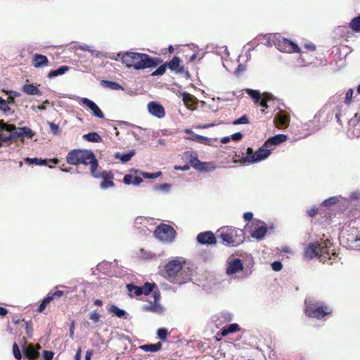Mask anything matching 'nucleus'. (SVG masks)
Wrapping results in <instances>:
<instances>
[{
  "label": "nucleus",
  "mask_w": 360,
  "mask_h": 360,
  "mask_svg": "<svg viewBox=\"0 0 360 360\" xmlns=\"http://www.w3.org/2000/svg\"><path fill=\"white\" fill-rule=\"evenodd\" d=\"M350 27L355 32H360V15L352 20Z\"/></svg>",
  "instance_id": "nucleus-37"
},
{
  "label": "nucleus",
  "mask_w": 360,
  "mask_h": 360,
  "mask_svg": "<svg viewBox=\"0 0 360 360\" xmlns=\"http://www.w3.org/2000/svg\"><path fill=\"white\" fill-rule=\"evenodd\" d=\"M162 347V344L158 342L155 344L143 345L140 347V349L144 352H155L159 351Z\"/></svg>",
  "instance_id": "nucleus-25"
},
{
  "label": "nucleus",
  "mask_w": 360,
  "mask_h": 360,
  "mask_svg": "<svg viewBox=\"0 0 360 360\" xmlns=\"http://www.w3.org/2000/svg\"><path fill=\"white\" fill-rule=\"evenodd\" d=\"M154 235L160 241L169 243L174 240L176 231L171 226L164 224L156 228Z\"/></svg>",
  "instance_id": "nucleus-9"
},
{
  "label": "nucleus",
  "mask_w": 360,
  "mask_h": 360,
  "mask_svg": "<svg viewBox=\"0 0 360 360\" xmlns=\"http://www.w3.org/2000/svg\"><path fill=\"white\" fill-rule=\"evenodd\" d=\"M239 330H240V327H239L238 324L231 323V324L229 325L227 327L224 328L221 330V333L222 336H226L227 335H229L230 333H235L236 331H238Z\"/></svg>",
  "instance_id": "nucleus-26"
},
{
  "label": "nucleus",
  "mask_w": 360,
  "mask_h": 360,
  "mask_svg": "<svg viewBox=\"0 0 360 360\" xmlns=\"http://www.w3.org/2000/svg\"><path fill=\"white\" fill-rule=\"evenodd\" d=\"M288 139V136L282 134H277L276 136L270 137L266 142V146L269 148H273L275 146H277Z\"/></svg>",
  "instance_id": "nucleus-18"
},
{
  "label": "nucleus",
  "mask_w": 360,
  "mask_h": 360,
  "mask_svg": "<svg viewBox=\"0 0 360 360\" xmlns=\"http://www.w3.org/2000/svg\"><path fill=\"white\" fill-rule=\"evenodd\" d=\"M47 304H48L46 302H45L44 300H43L41 303L38 307V309H37L38 311L39 312H42L46 309Z\"/></svg>",
  "instance_id": "nucleus-64"
},
{
  "label": "nucleus",
  "mask_w": 360,
  "mask_h": 360,
  "mask_svg": "<svg viewBox=\"0 0 360 360\" xmlns=\"http://www.w3.org/2000/svg\"><path fill=\"white\" fill-rule=\"evenodd\" d=\"M123 181H124V183L126 185L132 184V183H133V176L131 175H130V174H127V175H125L124 176Z\"/></svg>",
  "instance_id": "nucleus-58"
},
{
  "label": "nucleus",
  "mask_w": 360,
  "mask_h": 360,
  "mask_svg": "<svg viewBox=\"0 0 360 360\" xmlns=\"http://www.w3.org/2000/svg\"><path fill=\"white\" fill-rule=\"evenodd\" d=\"M81 49L82 50H84V51H89L90 52L93 56H98V52L96 50H94L93 49L92 46H88V45H84V46H81Z\"/></svg>",
  "instance_id": "nucleus-49"
},
{
  "label": "nucleus",
  "mask_w": 360,
  "mask_h": 360,
  "mask_svg": "<svg viewBox=\"0 0 360 360\" xmlns=\"http://www.w3.org/2000/svg\"><path fill=\"white\" fill-rule=\"evenodd\" d=\"M243 269L242 260L240 259H233L227 262L226 274L228 276L233 275L241 271Z\"/></svg>",
  "instance_id": "nucleus-13"
},
{
  "label": "nucleus",
  "mask_w": 360,
  "mask_h": 360,
  "mask_svg": "<svg viewBox=\"0 0 360 360\" xmlns=\"http://www.w3.org/2000/svg\"><path fill=\"white\" fill-rule=\"evenodd\" d=\"M83 138L88 141L98 143L101 141V136L96 132H90L83 136Z\"/></svg>",
  "instance_id": "nucleus-30"
},
{
  "label": "nucleus",
  "mask_w": 360,
  "mask_h": 360,
  "mask_svg": "<svg viewBox=\"0 0 360 360\" xmlns=\"http://www.w3.org/2000/svg\"><path fill=\"white\" fill-rule=\"evenodd\" d=\"M219 238L226 244L233 245L234 243L231 233L222 232L220 233Z\"/></svg>",
  "instance_id": "nucleus-35"
},
{
  "label": "nucleus",
  "mask_w": 360,
  "mask_h": 360,
  "mask_svg": "<svg viewBox=\"0 0 360 360\" xmlns=\"http://www.w3.org/2000/svg\"><path fill=\"white\" fill-rule=\"evenodd\" d=\"M22 91L27 95H41V92L39 88L32 84H25L22 86Z\"/></svg>",
  "instance_id": "nucleus-22"
},
{
  "label": "nucleus",
  "mask_w": 360,
  "mask_h": 360,
  "mask_svg": "<svg viewBox=\"0 0 360 360\" xmlns=\"http://www.w3.org/2000/svg\"><path fill=\"white\" fill-rule=\"evenodd\" d=\"M143 182V179L140 176H134L133 177V183L134 186H139Z\"/></svg>",
  "instance_id": "nucleus-60"
},
{
  "label": "nucleus",
  "mask_w": 360,
  "mask_h": 360,
  "mask_svg": "<svg viewBox=\"0 0 360 360\" xmlns=\"http://www.w3.org/2000/svg\"><path fill=\"white\" fill-rule=\"evenodd\" d=\"M49 125L50 127L51 131L53 134H57L59 132V127L58 124H56L53 122H49Z\"/></svg>",
  "instance_id": "nucleus-55"
},
{
  "label": "nucleus",
  "mask_w": 360,
  "mask_h": 360,
  "mask_svg": "<svg viewBox=\"0 0 360 360\" xmlns=\"http://www.w3.org/2000/svg\"><path fill=\"white\" fill-rule=\"evenodd\" d=\"M34 135V132L29 127H16L15 130L13 131L12 134L8 136H3L0 132V136L4 141H7L11 139H20L24 140L25 137L32 138Z\"/></svg>",
  "instance_id": "nucleus-10"
},
{
  "label": "nucleus",
  "mask_w": 360,
  "mask_h": 360,
  "mask_svg": "<svg viewBox=\"0 0 360 360\" xmlns=\"http://www.w3.org/2000/svg\"><path fill=\"white\" fill-rule=\"evenodd\" d=\"M126 288L127 289L129 296L133 297L139 296L143 294L142 288L135 285L132 283H129L126 285Z\"/></svg>",
  "instance_id": "nucleus-23"
},
{
  "label": "nucleus",
  "mask_w": 360,
  "mask_h": 360,
  "mask_svg": "<svg viewBox=\"0 0 360 360\" xmlns=\"http://www.w3.org/2000/svg\"><path fill=\"white\" fill-rule=\"evenodd\" d=\"M329 245H330V243L328 240L321 244L318 243H310L304 250V257L312 259L315 257L323 256L325 254L329 255Z\"/></svg>",
  "instance_id": "nucleus-8"
},
{
  "label": "nucleus",
  "mask_w": 360,
  "mask_h": 360,
  "mask_svg": "<svg viewBox=\"0 0 360 360\" xmlns=\"http://www.w3.org/2000/svg\"><path fill=\"white\" fill-rule=\"evenodd\" d=\"M101 84L103 86L108 87L110 89L113 90H118V89H123L121 85H120L118 83L108 80H102Z\"/></svg>",
  "instance_id": "nucleus-32"
},
{
  "label": "nucleus",
  "mask_w": 360,
  "mask_h": 360,
  "mask_svg": "<svg viewBox=\"0 0 360 360\" xmlns=\"http://www.w3.org/2000/svg\"><path fill=\"white\" fill-rule=\"evenodd\" d=\"M75 321H72L71 323L70 327V337L71 339H74L75 338Z\"/></svg>",
  "instance_id": "nucleus-63"
},
{
  "label": "nucleus",
  "mask_w": 360,
  "mask_h": 360,
  "mask_svg": "<svg viewBox=\"0 0 360 360\" xmlns=\"http://www.w3.org/2000/svg\"><path fill=\"white\" fill-rule=\"evenodd\" d=\"M110 312L114 314L116 316L120 318L125 315L126 312L124 310L120 309L117 306L112 305L110 307Z\"/></svg>",
  "instance_id": "nucleus-40"
},
{
  "label": "nucleus",
  "mask_w": 360,
  "mask_h": 360,
  "mask_svg": "<svg viewBox=\"0 0 360 360\" xmlns=\"http://www.w3.org/2000/svg\"><path fill=\"white\" fill-rule=\"evenodd\" d=\"M13 356L16 359H18V360L21 359V358H22L21 353H20V349L16 343L13 344Z\"/></svg>",
  "instance_id": "nucleus-47"
},
{
  "label": "nucleus",
  "mask_w": 360,
  "mask_h": 360,
  "mask_svg": "<svg viewBox=\"0 0 360 360\" xmlns=\"http://www.w3.org/2000/svg\"><path fill=\"white\" fill-rule=\"evenodd\" d=\"M0 110L3 111L6 115L12 114L13 112L11 108L8 106V103L6 100L0 97Z\"/></svg>",
  "instance_id": "nucleus-34"
},
{
  "label": "nucleus",
  "mask_w": 360,
  "mask_h": 360,
  "mask_svg": "<svg viewBox=\"0 0 360 360\" xmlns=\"http://www.w3.org/2000/svg\"><path fill=\"white\" fill-rule=\"evenodd\" d=\"M162 174L161 172H155V173H148V172H141V175L146 179H155L159 177Z\"/></svg>",
  "instance_id": "nucleus-45"
},
{
  "label": "nucleus",
  "mask_w": 360,
  "mask_h": 360,
  "mask_svg": "<svg viewBox=\"0 0 360 360\" xmlns=\"http://www.w3.org/2000/svg\"><path fill=\"white\" fill-rule=\"evenodd\" d=\"M274 122L277 127H285L289 123V117L283 113H278L274 117Z\"/></svg>",
  "instance_id": "nucleus-20"
},
{
  "label": "nucleus",
  "mask_w": 360,
  "mask_h": 360,
  "mask_svg": "<svg viewBox=\"0 0 360 360\" xmlns=\"http://www.w3.org/2000/svg\"><path fill=\"white\" fill-rule=\"evenodd\" d=\"M349 246L352 250H360V231L349 241Z\"/></svg>",
  "instance_id": "nucleus-31"
},
{
  "label": "nucleus",
  "mask_w": 360,
  "mask_h": 360,
  "mask_svg": "<svg viewBox=\"0 0 360 360\" xmlns=\"http://www.w3.org/2000/svg\"><path fill=\"white\" fill-rule=\"evenodd\" d=\"M184 158L189 162L191 167L201 172H211L216 169L215 166L211 162H200L197 155L190 151H186L184 153Z\"/></svg>",
  "instance_id": "nucleus-7"
},
{
  "label": "nucleus",
  "mask_w": 360,
  "mask_h": 360,
  "mask_svg": "<svg viewBox=\"0 0 360 360\" xmlns=\"http://www.w3.org/2000/svg\"><path fill=\"white\" fill-rule=\"evenodd\" d=\"M122 62L134 70H143L158 66L161 60L158 58H152L146 53L127 52L122 57Z\"/></svg>",
  "instance_id": "nucleus-1"
},
{
  "label": "nucleus",
  "mask_w": 360,
  "mask_h": 360,
  "mask_svg": "<svg viewBox=\"0 0 360 360\" xmlns=\"http://www.w3.org/2000/svg\"><path fill=\"white\" fill-rule=\"evenodd\" d=\"M68 70L69 67L68 66H60L59 68L56 70L50 71L48 74V77L51 79L58 75H62L65 74Z\"/></svg>",
  "instance_id": "nucleus-28"
},
{
  "label": "nucleus",
  "mask_w": 360,
  "mask_h": 360,
  "mask_svg": "<svg viewBox=\"0 0 360 360\" xmlns=\"http://www.w3.org/2000/svg\"><path fill=\"white\" fill-rule=\"evenodd\" d=\"M79 164L84 165H90V172L93 177L100 179V177L106 176L108 171H103L99 172L97 171L98 167V162L95 157L94 153L90 150H83L82 154L80 157Z\"/></svg>",
  "instance_id": "nucleus-2"
},
{
  "label": "nucleus",
  "mask_w": 360,
  "mask_h": 360,
  "mask_svg": "<svg viewBox=\"0 0 360 360\" xmlns=\"http://www.w3.org/2000/svg\"><path fill=\"white\" fill-rule=\"evenodd\" d=\"M174 169L176 170H180V171H183V172H186V171L189 170L190 166L188 165H186L184 166H175Z\"/></svg>",
  "instance_id": "nucleus-62"
},
{
  "label": "nucleus",
  "mask_w": 360,
  "mask_h": 360,
  "mask_svg": "<svg viewBox=\"0 0 360 360\" xmlns=\"http://www.w3.org/2000/svg\"><path fill=\"white\" fill-rule=\"evenodd\" d=\"M338 202H339L338 197L333 196L331 198H329L325 200L323 202V205H325V206H330L331 205H335V204H336Z\"/></svg>",
  "instance_id": "nucleus-43"
},
{
  "label": "nucleus",
  "mask_w": 360,
  "mask_h": 360,
  "mask_svg": "<svg viewBox=\"0 0 360 360\" xmlns=\"http://www.w3.org/2000/svg\"><path fill=\"white\" fill-rule=\"evenodd\" d=\"M270 99V96L268 95V94H264L263 95V98L261 99L260 101V105L265 108H267L268 105H267V101Z\"/></svg>",
  "instance_id": "nucleus-52"
},
{
  "label": "nucleus",
  "mask_w": 360,
  "mask_h": 360,
  "mask_svg": "<svg viewBox=\"0 0 360 360\" xmlns=\"http://www.w3.org/2000/svg\"><path fill=\"white\" fill-rule=\"evenodd\" d=\"M166 71V65H162L159 66L152 74V76L162 75Z\"/></svg>",
  "instance_id": "nucleus-46"
},
{
  "label": "nucleus",
  "mask_w": 360,
  "mask_h": 360,
  "mask_svg": "<svg viewBox=\"0 0 360 360\" xmlns=\"http://www.w3.org/2000/svg\"><path fill=\"white\" fill-rule=\"evenodd\" d=\"M253 229L250 231L251 236L257 240L262 239L267 232V227L263 221H256L252 224Z\"/></svg>",
  "instance_id": "nucleus-11"
},
{
  "label": "nucleus",
  "mask_w": 360,
  "mask_h": 360,
  "mask_svg": "<svg viewBox=\"0 0 360 360\" xmlns=\"http://www.w3.org/2000/svg\"><path fill=\"white\" fill-rule=\"evenodd\" d=\"M148 112L159 119L163 118L165 111L163 106L156 101H150L147 105Z\"/></svg>",
  "instance_id": "nucleus-12"
},
{
  "label": "nucleus",
  "mask_w": 360,
  "mask_h": 360,
  "mask_svg": "<svg viewBox=\"0 0 360 360\" xmlns=\"http://www.w3.org/2000/svg\"><path fill=\"white\" fill-rule=\"evenodd\" d=\"M145 311H148L157 314H162L164 311V308L157 302L155 304H150L143 307Z\"/></svg>",
  "instance_id": "nucleus-24"
},
{
  "label": "nucleus",
  "mask_w": 360,
  "mask_h": 360,
  "mask_svg": "<svg viewBox=\"0 0 360 360\" xmlns=\"http://www.w3.org/2000/svg\"><path fill=\"white\" fill-rule=\"evenodd\" d=\"M81 101L84 105L87 107L92 112V114L98 117V118H103L104 115L103 112L101 110L99 107L91 100L87 98H82L81 99Z\"/></svg>",
  "instance_id": "nucleus-14"
},
{
  "label": "nucleus",
  "mask_w": 360,
  "mask_h": 360,
  "mask_svg": "<svg viewBox=\"0 0 360 360\" xmlns=\"http://www.w3.org/2000/svg\"><path fill=\"white\" fill-rule=\"evenodd\" d=\"M246 92L251 98L255 101V102H258L261 100V94L258 91L248 89H246Z\"/></svg>",
  "instance_id": "nucleus-38"
},
{
  "label": "nucleus",
  "mask_w": 360,
  "mask_h": 360,
  "mask_svg": "<svg viewBox=\"0 0 360 360\" xmlns=\"http://www.w3.org/2000/svg\"><path fill=\"white\" fill-rule=\"evenodd\" d=\"M185 271L182 262L179 259H173L169 261L165 266L164 276L171 282H178L181 283V281H179V277Z\"/></svg>",
  "instance_id": "nucleus-4"
},
{
  "label": "nucleus",
  "mask_w": 360,
  "mask_h": 360,
  "mask_svg": "<svg viewBox=\"0 0 360 360\" xmlns=\"http://www.w3.org/2000/svg\"><path fill=\"white\" fill-rule=\"evenodd\" d=\"M134 154L135 150H131L127 153L125 154H121L117 153L115 155V158L120 160L122 162H127L131 160V158L134 155Z\"/></svg>",
  "instance_id": "nucleus-27"
},
{
  "label": "nucleus",
  "mask_w": 360,
  "mask_h": 360,
  "mask_svg": "<svg viewBox=\"0 0 360 360\" xmlns=\"http://www.w3.org/2000/svg\"><path fill=\"white\" fill-rule=\"evenodd\" d=\"M27 162L30 164H34L36 165H43L45 164V160L38 158H28Z\"/></svg>",
  "instance_id": "nucleus-50"
},
{
  "label": "nucleus",
  "mask_w": 360,
  "mask_h": 360,
  "mask_svg": "<svg viewBox=\"0 0 360 360\" xmlns=\"http://www.w3.org/2000/svg\"><path fill=\"white\" fill-rule=\"evenodd\" d=\"M83 150L84 149H75L70 151L66 158L67 162L72 165H79V160Z\"/></svg>",
  "instance_id": "nucleus-17"
},
{
  "label": "nucleus",
  "mask_w": 360,
  "mask_h": 360,
  "mask_svg": "<svg viewBox=\"0 0 360 360\" xmlns=\"http://www.w3.org/2000/svg\"><path fill=\"white\" fill-rule=\"evenodd\" d=\"M305 304L304 312L309 317L319 319L332 312V309L330 307L325 306L322 303L311 302L306 300Z\"/></svg>",
  "instance_id": "nucleus-5"
},
{
  "label": "nucleus",
  "mask_w": 360,
  "mask_h": 360,
  "mask_svg": "<svg viewBox=\"0 0 360 360\" xmlns=\"http://www.w3.org/2000/svg\"><path fill=\"white\" fill-rule=\"evenodd\" d=\"M25 354L30 359H34L39 355L38 352L34 349V346L32 345H30L26 348Z\"/></svg>",
  "instance_id": "nucleus-33"
},
{
  "label": "nucleus",
  "mask_w": 360,
  "mask_h": 360,
  "mask_svg": "<svg viewBox=\"0 0 360 360\" xmlns=\"http://www.w3.org/2000/svg\"><path fill=\"white\" fill-rule=\"evenodd\" d=\"M243 218L245 221H250L253 218V214L251 212H245L243 214Z\"/></svg>",
  "instance_id": "nucleus-59"
},
{
  "label": "nucleus",
  "mask_w": 360,
  "mask_h": 360,
  "mask_svg": "<svg viewBox=\"0 0 360 360\" xmlns=\"http://www.w3.org/2000/svg\"><path fill=\"white\" fill-rule=\"evenodd\" d=\"M191 139L204 144H209V143L210 142V139L207 137L197 134L193 135L191 138Z\"/></svg>",
  "instance_id": "nucleus-39"
},
{
  "label": "nucleus",
  "mask_w": 360,
  "mask_h": 360,
  "mask_svg": "<svg viewBox=\"0 0 360 360\" xmlns=\"http://www.w3.org/2000/svg\"><path fill=\"white\" fill-rule=\"evenodd\" d=\"M49 63V60L46 56L35 53L32 58V65L36 68L46 66Z\"/></svg>",
  "instance_id": "nucleus-19"
},
{
  "label": "nucleus",
  "mask_w": 360,
  "mask_h": 360,
  "mask_svg": "<svg viewBox=\"0 0 360 360\" xmlns=\"http://www.w3.org/2000/svg\"><path fill=\"white\" fill-rule=\"evenodd\" d=\"M180 63V60L177 57H174L168 63V67L171 70H177L179 72H181L184 70V68L181 67L178 69Z\"/></svg>",
  "instance_id": "nucleus-29"
},
{
  "label": "nucleus",
  "mask_w": 360,
  "mask_h": 360,
  "mask_svg": "<svg viewBox=\"0 0 360 360\" xmlns=\"http://www.w3.org/2000/svg\"><path fill=\"white\" fill-rule=\"evenodd\" d=\"M89 319L92 320L94 323H98L100 321V316L95 311L90 314Z\"/></svg>",
  "instance_id": "nucleus-56"
},
{
  "label": "nucleus",
  "mask_w": 360,
  "mask_h": 360,
  "mask_svg": "<svg viewBox=\"0 0 360 360\" xmlns=\"http://www.w3.org/2000/svg\"><path fill=\"white\" fill-rule=\"evenodd\" d=\"M15 128L16 127L13 124H6V125H4L2 127V130L9 132V134H12L13 131H14L15 130Z\"/></svg>",
  "instance_id": "nucleus-54"
},
{
  "label": "nucleus",
  "mask_w": 360,
  "mask_h": 360,
  "mask_svg": "<svg viewBox=\"0 0 360 360\" xmlns=\"http://www.w3.org/2000/svg\"><path fill=\"white\" fill-rule=\"evenodd\" d=\"M281 50L288 53H299L300 49L292 41L283 38L280 44Z\"/></svg>",
  "instance_id": "nucleus-15"
},
{
  "label": "nucleus",
  "mask_w": 360,
  "mask_h": 360,
  "mask_svg": "<svg viewBox=\"0 0 360 360\" xmlns=\"http://www.w3.org/2000/svg\"><path fill=\"white\" fill-rule=\"evenodd\" d=\"M272 150L273 148L266 146L265 143L256 152H254L252 148H248L246 153L243 154V160L245 162L250 164L257 163L266 159Z\"/></svg>",
  "instance_id": "nucleus-3"
},
{
  "label": "nucleus",
  "mask_w": 360,
  "mask_h": 360,
  "mask_svg": "<svg viewBox=\"0 0 360 360\" xmlns=\"http://www.w3.org/2000/svg\"><path fill=\"white\" fill-rule=\"evenodd\" d=\"M141 288L143 294L148 295L153 291V288H155V284L146 282Z\"/></svg>",
  "instance_id": "nucleus-41"
},
{
  "label": "nucleus",
  "mask_w": 360,
  "mask_h": 360,
  "mask_svg": "<svg viewBox=\"0 0 360 360\" xmlns=\"http://www.w3.org/2000/svg\"><path fill=\"white\" fill-rule=\"evenodd\" d=\"M110 173L108 172V175L106 176L101 177L103 179V181L101 184V188L102 189H107L108 188L114 186V183L112 181L108 179Z\"/></svg>",
  "instance_id": "nucleus-36"
},
{
  "label": "nucleus",
  "mask_w": 360,
  "mask_h": 360,
  "mask_svg": "<svg viewBox=\"0 0 360 360\" xmlns=\"http://www.w3.org/2000/svg\"><path fill=\"white\" fill-rule=\"evenodd\" d=\"M53 352L51 351H44L43 358L44 360H52L53 357Z\"/></svg>",
  "instance_id": "nucleus-57"
},
{
  "label": "nucleus",
  "mask_w": 360,
  "mask_h": 360,
  "mask_svg": "<svg viewBox=\"0 0 360 360\" xmlns=\"http://www.w3.org/2000/svg\"><path fill=\"white\" fill-rule=\"evenodd\" d=\"M139 257L143 259H148L153 257V254L151 252H148L145 251L143 249L139 250Z\"/></svg>",
  "instance_id": "nucleus-51"
},
{
  "label": "nucleus",
  "mask_w": 360,
  "mask_h": 360,
  "mask_svg": "<svg viewBox=\"0 0 360 360\" xmlns=\"http://www.w3.org/2000/svg\"><path fill=\"white\" fill-rule=\"evenodd\" d=\"M158 338L162 340L166 341L167 340V336L168 335V332L165 328H160L157 331Z\"/></svg>",
  "instance_id": "nucleus-42"
},
{
  "label": "nucleus",
  "mask_w": 360,
  "mask_h": 360,
  "mask_svg": "<svg viewBox=\"0 0 360 360\" xmlns=\"http://www.w3.org/2000/svg\"><path fill=\"white\" fill-rule=\"evenodd\" d=\"M180 96L182 98L184 105L187 108H191L197 103V98L189 93L183 92L180 94Z\"/></svg>",
  "instance_id": "nucleus-21"
},
{
  "label": "nucleus",
  "mask_w": 360,
  "mask_h": 360,
  "mask_svg": "<svg viewBox=\"0 0 360 360\" xmlns=\"http://www.w3.org/2000/svg\"><path fill=\"white\" fill-rule=\"evenodd\" d=\"M354 91L352 89H349L345 95V103L347 105H349L352 101V96H353Z\"/></svg>",
  "instance_id": "nucleus-48"
},
{
  "label": "nucleus",
  "mask_w": 360,
  "mask_h": 360,
  "mask_svg": "<svg viewBox=\"0 0 360 360\" xmlns=\"http://www.w3.org/2000/svg\"><path fill=\"white\" fill-rule=\"evenodd\" d=\"M184 158L189 162L191 167L201 172H211L216 169L215 166L211 162H200L197 155L190 151H186L184 153Z\"/></svg>",
  "instance_id": "nucleus-6"
},
{
  "label": "nucleus",
  "mask_w": 360,
  "mask_h": 360,
  "mask_svg": "<svg viewBox=\"0 0 360 360\" xmlns=\"http://www.w3.org/2000/svg\"><path fill=\"white\" fill-rule=\"evenodd\" d=\"M242 124H249V118L245 115H243L240 118H238L233 122V124H234V125Z\"/></svg>",
  "instance_id": "nucleus-44"
},
{
  "label": "nucleus",
  "mask_w": 360,
  "mask_h": 360,
  "mask_svg": "<svg viewBox=\"0 0 360 360\" xmlns=\"http://www.w3.org/2000/svg\"><path fill=\"white\" fill-rule=\"evenodd\" d=\"M197 240L202 245H212L216 243L214 235L211 231L200 233L197 236Z\"/></svg>",
  "instance_id": "nucleus-16"
},
{
  "label": "nucleus",
  "mask_w": 360,
  "mask_h": 360,
  "mask_svg": "<svg viewBox=\"0 0 360 360\" xmlns=\"http://www.w3.org/2000/svg\"><path fill=\"white\" fill-rule=\"evenodd\" d=\"M243 138V134L240 132H236L231 135V139L234 141H240Z\"/></svg>",
  "instance_id": "nucleus-61"
},
{
  "label": "nucleus",
  "mask_w": 360,
  "mask_h": 360,
  "mask_svg": "<svg viewBox=\"0 0 360 360\" xmlns=\"http://www.w3.org/2000/svg\"><path fill=\"white\" fill-rule=\"evenodd\" d=\"M271 267H272L273 270H274L276 271H279L282 269L283 264L281 262L276 261L271 264Z\"/></svg>",
  "instance_id": "nucleus-53"
}]
</instances>
